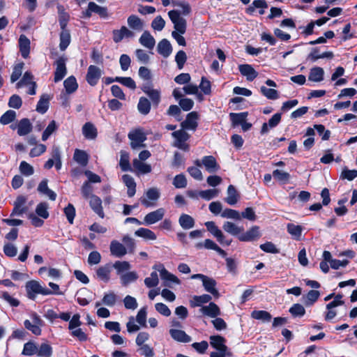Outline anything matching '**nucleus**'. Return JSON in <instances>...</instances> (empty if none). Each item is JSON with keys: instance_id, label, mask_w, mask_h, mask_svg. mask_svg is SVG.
Instances as JSON below:
<instances>
[{"instance_id": "obj_64", "label": "nucleus", "mask_w": 357, "mask_h": 357, "mask_svg": "<svg viewBox=\"0 0 357 357\" xmlns=\"http://www.w3.org/2000/svg\"><path fill=\"white\" fill-rule=\"evenodd\" d=\"M137 351L144 357H154L155 355L153 348L147 344L139 346Z\"/></svg>"}, {"instance_id": "obj_41", "label": "nucleus", "mask_w": 357, "mask_h": 357, "mask_svg": "<svg viewBox=\"0 0 357 357\" xmlns=\"http://www.w3.org/2000/svg\"><path fill=\"white\" fill-rule=\"evenodd\" d=\"M222 228L226 232L238 237L243 231V227H238L234 223L229 221L224 223Z\"/></svg>"}, {"instance_id": "obj_57", "label": "nucleus", "mask_w": 357, "mask_h": 357, "mask_svg": "<svg viewBox=\"0 0 357 357\" xmlns=\"http://www.w3.org/2000/svg\"><path fill=\"white\" fill-rule=\"evenodd\" d=\"M137 108L141 114L146 115L149 114L151 109L150 102L147 98L142 97L139 98Z\"/></svg>"}, {"instance_id": "obj_54", "label": "nucleus", "mask_w": 357, "mask_h": 357, "mask_svg": "<svg viewBox=\"0 0 357 357\" xmlns=\"http://www.w3.org/2000/svg\"><path fill=\"white\" fill-rule=\"evenodd\" d=\"M70 43V35L68 30H62L60 33L59 47L61 51L65 50Z\"/></svg>"}, {"instance_id": "obj_59", "label": "nucleus", "mask_w": 357, "mask_h": 357, "mask_svg": "<svg viewBox=\"0 0 357 357\" xmlns=\"http://www.w3.org/2000/svg\"><path fill=\"white\" fill-rule=\"evenodd\" d=\"M287 231L294 238L298 240L302 234V227L300 225H296L292 223H289L287 226Z\"/></svg>"}, {"instance_id": "obj_50", "label": "nucleus", "mask_w": 357, "mask_h": 357, "mask_svg": "<svg viewBox=\"0 0 357 357\" xmlns=\"http://www.w3.org/2000/svg\"><path fill=\"white\" fill-rule=\"evenodd\" d=\"M158 272V271L153 270V271L151 273L150 276L144 279V284L146 287L153 288L158 285L159 278Z\"/></svg>"}, {"instance_id": "obj_61", "label": "nucleus", "mask_w": 357, "mask_h": 357, "mask_svg": "<svg viewBox=\"0 0 357 357\" xmlns=\"http://www.w3.org/2000/svg\"><path fill=\"white\" fill-rule=\"evenodd\" d=\"M268 5L265 0H255L252 4L246 8V13L252 15L256 8H266Z\"/></svg>"}, {"instance_id": "obj_43", "label": "nucleus", "mask_w": 357, "mask_h": 357, "mask_svg": "<svg viewBox=\"0 0 357 357\" xmlns=\"http://www.w3.org/2000/svg\"><path fill=\"white\" fill-rule=\"evenodd\" d=\"M90 10L98 14L100 18L107 19L109 17L107 7L100 6L94 2H90Z\"/></svg>"}, {"instance_id": "obj_1", "label": "nucleus", "mask_w": 357, "mask_h": 357, "mask_svg": "<svg viewBox=\"0 0 357 357\" xmlns=\"http://www.w3.org/2000/svg\"><path fill=\"white\" fill-rule=\"evenodd\" d=\"M152 268L158 271L164 286L171 287L172 284H181V280L178 277L168 271L162 264H156Z\"/></svg>"}, {"instance_id": "obj_18", "label": "nucleus", "mask_w": 357, "mask_h": 357, "mask_svg": "<svg viewBox=\"0 0 357 357\" xmlns=\"http://www.w3.org/2000/svg\"><path fill=\"white\" fill-rule=\"evenodd\" d=\"M199 311L203 315L211 318L217 317L221 314L220 309L213 302H210L208 305L202 306Z\"/></svg>"}, {"instance_id": "obj_44", "label": "nucleus", "mask_w": 357, "mask_h": 357, "mask_svg": "<svg viewBox=\"0 0 357 357\" xmlns=\"http://www.w3.org/2000/svg\"><path fill=\"white\" fill-rule=\"evenodd\" d=\"M212 297L208 294H202L200 296H194L192 300L190 301L192 307H201L204 303H210Z\"/></svg>"}, {"instance_id": "obj_4", "label": "nucleus", "mask_w": 357, "mask_h": 357, "mask_svg": "<svg viewBox=\"0 0 357 357\" xmlns=\"http://www.w3.org/2000/svg\"><path fill=\"white\" fill-rule=\"evenodd\" d=\"M195 165L204 167L208 173H215L220 169V165L212 155L204 156L201 160H196Z\"/></svg>"}, {"instance_id": "obj_25", "label": "nucleus", "mask_w": 357, "mask_h": 357, "mask_svg": "<svg viewBox=\"0 0 357 357\" xmlns=\"http://www.w3.org/2000/svg\"><path fill=\"white\" fill-rule=\"evenodd\" d=\"M109 248L112 255L116 257H121L127 253L125 246L117 241H112Z\"/></svg>"}, {"instance_id": "obj_35", "label": "nucleus", "mask_w": 357, "mask_h": 357, "mask_svg": "<svg viewBox=\"0 0 357 357\" xmlns=\"http://www.w3.org/2000/svg\"><path fill=\"white\" fill-rule=\"evenodd\" d=\"M82 133L85 138L94 139L97 137V129L93 124L87 122L82 127Z\"/></svg>"}, {"instance_id": "obj_62", "label": "nucleus", "mask_w": 357, "mask_h": 357, "mask_svg": "<svg viewBox=\"0 0 357 357\" xmlns=\"http://www.w3.org/2000/svg\"><path fill=\"white\" fill-rule=\"evenodd\" d=\"M260 91L263 96L269 100H276L279 98L278 92L275 89H268L262 86L260 88Z\"/></svg>"}, {"instance_id": "obj_10", "label": "nucleus", "mask_w": 357, "mask_h": 357, "mask_svg": "<svg viewBox=\"0 0 357 357\" xmlns=\"http://www.w3.org/2000/svg\"><path fill=\"white\" fill-rule=\"evenodd\" d=\"M134 37V31L126 26H122L119 29H114L112 31V38L116 43H120L125 38H132Z\"/></svg>"}, {"instance_id": "obj_22", "label": "nucleus", "mask_w": 357, "mask_h": 357, "mask_svg": "<svg viewBox=\"0 0 357 357\" xmlns=\"http://www.w3.org/2000/svg\"><path fill=\"white\" fill-rule=\"evenodd\" d=\"M169 334L172 339L179 342L188 343L192 340L191 337L182 330L171 328Z\"/></svg>"}, {"instance_id": "obj_55", "label": "nucleus", "mask_w": 357, "mask_h": 357, "mask_svg": "<svg viewBox=\"0 0 357 357\" xmlns=\"http://www.w3.org/2000/svg\"><path fill=\"white\" fill-rule=\"evenodd\" d=\"M52 352V347L49 344L42 343L38 348L36 354L40 357H51Z\"/></svg>"}, {"instance_id": "obj_52", "label": "nucleus", "mask_w": 357, "mask_h": 357, "mask_svg": "<svg viewBox=\"0 0 357 357\" xmlns=\"http://www.w3.org/2000/svg\"><path fill=\"white\" fill-rule=\"evenodd\" d=\"M230 119L232 122L233 126L241 125L246 120L248 116L247 112L241 113H231L229 114Z\"/></svg>"}, {"instance_id": "obj_30", "label": "nucleus", "mask_w": 357, "mask_h": 357, "mask_svg": "<svg viewBox=\"0 0 357 357\" xmlns=\"http://www.w3.org/2000/svg\"><path fill=\"white\" fill-rule=\"evenodd\" d=\"M140 44L149 49L152 50L155 45V40L153 36L148 31H145L139 39Z\"/></svg>"}, {"instance_id": "obj_60", "label": "nucleus", "mask_w": 357, "mask_h": 357, "mask_svg": "<svg viewBox=\"0 0 357 357\" xmlns=\"http://www.w3.org/2000/svg\"><path fill=\"white\" fill-rule=\"evenodd\" d=\"M220 192L218 189H208L205 190H201L199 192V195L205 200H211L213 198L216 197Z\"/></svg>"}, {"instance_id": "obj_5", "label": "nucleus", "mask_w": 357, "mask_h": 357, "mask_svg": "<svg viewBox=\"0 0 357 357\" xmlns=\"http://www.w3.org/2000/svg\"><path fill=\"white\" fill-rule=\"evenodd\" d=\"M128 138L131 141L132 149H137L145 146L144 142L146 139V136L142 129H136L130 132Z\"/></svg>"}, {"instance_id": "obj_7", "label": "nucleus", "mask_w": 357, "mask_h": 357, "mask_svg": "<svg viewBox=\"0 0 357 357\" xmlns=\"http://www.w3.org/2000/svg\"><path fill=\"white\" fill-rule=\"evenodd\" d=\"M205 226L207 230L215 237L217 241L223 245H229L231 240L226 239L222 231L216 226L215 223L213 221H208L205 222Z\"/></svg>"}, {"instance_id": "obj_37", "label": "nucleus", "mask_w": 357, "mask_h": 357, "mask_svg": "<svg viewBox=\"0 0 357 357\" xmlns=\"http://www.w3.org/2000/svg\"><path fill=\"white\" fill-rule=\"evenodd\" d=\"M119 166L122 171L128 172L132 171L130 164V155L126 151H121Z\"/></svg>"}, {"instance_id": "obj_40", "label": "nucleus", "mask_w": 357, "mask_h": 357, "mask_svg": "<svg viewBox=\"0 0 357 357\" xmlns=\"http://www.w3.org/2000/svg\"><path fill=\"white\" fill-rule=\"evenodd\" d=\"M202 246L206 249L215 250L222 256L226 255L225 252L211 239H206L203 245L202 243H198L196 245L197 248H201Z\"/></svg>"}, {"instance_id": "obj_31", "label": "nucleus", "mask_w": 357, "mask_h": 357, "mask_svg": "<svg viewBox=\"0 0 357 357\" xmlns=\"http://www.w3.org/2000/svg\"><path fill=\"white\" fill-rule=\"evenodd\" d=\"M128 26L137 31H141L144 29V22L137 15H131L127 20Z\"/></svg>"}, {"instance_id": "obj_13", "label": "nucleus", "mask_w": 357, "mask_h": 357, "mask_svg": "<svg viewBox=\"0 0 357 357\" xmlns=\"http://www.w3.org/2000/svg\"><path fill=\"white\" fill-rule=\"evenodd\" d=\"M102 75V71L100 68L91 65L89 66L87 71V74L86 76V79L87 82L91 86H95L97 84L99 79Z\"/></svg>"}, {"instance_id": "obj_3", "label": "nucleus", "mask_w": 357, "mask_h": 357, "mask_svg": "<svg viewBox=\"0 0 357 357\" xmlns=\"http://www.w3.org/2000/svg\"><path fill=\"white\" fill-rule=\"evenodd\" d=\"M31 320L26 319L24 326L26 329L30 331L35 335H40L42 333L41 326L43 321L40 316L35 312L30 313Z\"/></svg>"}, {"instance_id": "obj_8", "label": "nucleus", "mask_w": 357, "mask_h": 357, "mask_svg": "<svg viewBox=\"0 0 357 357\" xmlns=\"http://www.w3.org/2000/svg\"><path fill=\"white\" fill-rule=\"evenodd\" d=\"M168 15L174 25L175 31L181 34L185 33L186 31V20L181 17L178 10H170Z\"/></svg>"}, {"instance_id": "obj_51", "label": "nucleus", "mask_w": 357, "mask_h": 357, "mask_svg": "<svg viewBox=\"0 0 357 357\" xmlns=\"http://www.w3.org/2000/svg\"><path fill=\"white\" fill-rule=\"evenodd\" d=\"M49 96L47 94L43 95L36 106V111L40 114L45 113L49 108Z\"/></svg>"}, {"instance_id": "obj_39", "label": "nucleus", "mask_w": 357, "mask_h": 357, "mask_svg": "<svg viewBox=\"0 0 357 357\" xmlns=\"http://www.w3.org/2000/svg\"><path fill=\"white\" fill-rule=\"evenodd\" d=\"M239 195L236 188L234 185H229L227 188V196L225 199V201L229 205H234L237 203Z\"/></svg>"}, {"instance_id": "obj_9", "label": "nucleus", "mask_w": 357, "mask_h": 357, "mask_svg": "<svg viewBox=\"0 0 357 357\" xmlns=\"http://www.w3.org/2000/svg\"><path fill=\"white\" fill-rule=\"evenodd\" d=\"M66 58L63 56H61L58 58L55 62L54 66H56V70L54 72V82H58L63 79V77L67 74V68H66Z\"/></svg>"}, {"instance_id": "obj_33", "label": "nucleus", "mask_w": 357, "mask_h": 357, "mask_svg": "<svg viewBox=\"0 0 357 357\" xmlns=\"http://www.w3.org/2000/svg\"><path fill=\"white\" fill-rule=\"evenodd\" d=\"M133 168L136 170V174H148L151 172V166L149 164L139 161L135 158L132 160Z\"/></svg>"}, {"instance_id": "obj_53", "label": "nucleus", "mask_w": 357, "mask_h": 357, "mask_svg": "<svg viewBox=\"0 0 357 357\" xmlns=\"http://www.w3.org/2000/svg\"><path fill=\"white\" fill-rule=\"evenodd\" d=\"M251 317L257 320L268 322L271 319V314L265 310H255L252 312Z\"/></svg>"}, {"instance_id": "obj_63", "label": "nucleus", "mask_w": 357, "mask_h": 357, "mask_svg": "<svg viewBox=\"0 0 357 357\" xmlns=\"http://www.w3.org/2000/svg\"><path fill=\"white\" fill-rule=\"evenodd\" d=\"M48 204L46 202H41L37 205L36 208V214L43 218L47 219L49 217Z\"/></svg>"}, {"instance_id": "obj_47", "label": "nucleus", "mask_w": 357, "mask_h": 357, "mask_svg": "<svg viewBox=\"0 0 357 357\" xmlns=\"http://www.w3.org/2000/svg\"><path fill=\"white\" fill-rule=\"evenodd\" d=\"M142 90L149 96L154 104H158L160 98V91L158 90L153 89L151 86H144Z\"/></svg>"}, {"instance_id": "obj_42", "label": "nucleus", "mask_w": 357, "mask_h": 357, "mask_svg": "<svg viewBox=\"0 0 357 357\" xmlns=\"http://www.w3.org/2000/svg\"><path fill=\"white\" fill-rule=\"evenodd\" d=\"M178 223L183 229H190L195 226V220L188 214L183 213L178 219Z\"/></svg>"}, {"instance_id": "obj_56", "label": "nucleus", "mask_w": 357, "mask_h": 357, "mask_svg": "<svg viewBox=\"0 0 357 357\" xmlns=\"http://www.w3.org/2000/svg\"><path fill=\"white\" fill-rule=\"evenodd\" d=\"M183 91L186 94L196 95L200 100L203 99L202 94L199 92V87L194 84H188L183 86Z\"/></svg>"}, {"instance_id": "obj_26", "label": "nucleus", "mask_w": 357, "mask_h": 357, "mask_svg": "<svg viewBox=\"0 0 357 357\" xmlns=\"http://www.w3.org/2000/svg\"><path fill=\"white\" fill-rule=\"evenodd\" d=\"M122 181L128 188L127 194L129 197H132L136 192V183L134 178L128 174H124L122 176Z\"/></svg>"}, {"instance_id": "obj_29", "label": "nucleus", "mask_w": 357, "mask_h": 357, "mask_svg": "<svg viewBox=\"0 0 357 357\" xmlns=\"http://www.w3.org/2000/svg\"><path fill=\"white\" fill-rule=\"evenodd\" d=\"M89 204L92 210L96 214H98L102 218H104L102 201L96 195H91L90 197Z\"/></svg>"}, {"instance_id": "obj_38", "label": "nucleus", "mask_w": 357, "mask_h": 357, "mask_svg": "<svg viewBox=\"0 0 357 357\" xmlns=\"http://www.w3.org/2000/svg\"><path fill=\"white\" fill-rule=\"evenodd\" d=\"M73 160L81 166L85 167L89 162V155L84 151L75 149Z\"/></svg>"}, {"instance_id": "obj_20", "label": "nucleus", "mask_w": 357, "mask_h": 357, "mask_svg": "<svg viewBox=\"0 0 357 357\" xmlns=\"http://www.w3.org/2000/svg\"><path fill=\"white\" fill-rule=\"evenodd\" d=\"M26 203V198L25 197H17L14 203V208L11 213V215H20L24 213H26L29 210V208L25 205Z\"/></svg>"}, {"instance_id": "obj_45", "label": "nucleus", "mask_w": 357, "mask_h": 357, "mask_svg": "<svg viewBox=\"0 0 357 357\" xmlns=\"http://www.w3.org/2000/svg\"><path fill=\"white\" fill-rule=\"evenodd\" d=\"M112 266L116 270V274L119 275V277L131 268L130 264L126 261H116L112 264Z\"/></svg>"}, {"instance_id": "obj_11", "label": "nucleus", "mask_w": 357, "mask_h": 357, "mask_svg": "<svg viewBox=\"0 0 357 357\" xmlns=\"http://www.w3.org/2000/svg\"><path fill=\"white\" fill-rule=\"evenodd\" d=\"M165 214V210L163 208H159L155 211L147 213L144 218V224L150 225L162 220Z\"/></svg>"}, {"instance_id": "obj_12", "label": "nucleus", "mask_w": 357, "mask_h": 357, "mask_svg": "<svg viewBox=\"0 0 357 357\" xmlns=\"http://www.w3.org/2000/svg\"><path fill=\"white\" fill-rule=\"evenodd\" d=\"M146 197H141L140 202L146 207L153 206L154 204L151 201H157L160 197V192L156 188H149L145 193Z\"/></svg>"}, {"instance_id": "obj_24", "label": "nucleus", "mask_w": 357, "mask_h": 357, "mask_svg": "<svg viewBox=\"0 0 357 357\" xmlns=\"http://www.w3.org/2000/svg\"><path fill=\"white\" fill-rule=\"evenodd\" d=\"M157 50L160 55L167 58L172 54V47L169 40L162 39L158 44Z\"/></svg>"}, {"instance_id": "obj_28", "label": "nucleus", "mask_w": 357, "mask_h": 357, "mask_svg": "<svg viewBox=\"0 0 357 357\" xmlns=\"http://www.w3.org/2000/svg\"><path fill=\"white\" fill-rule=\"evenodd\" d=\"M19 47L22 57L27 58L30 52V40L25 35L20 36Z\"/></svg>"}, {"instance_id": "obj_32", "label": "nucleus", "mask_w": 357, "mask_h": 357, "mask_svg": "<svg viewBox=\"0 0 357 357\" xmlns=\"http://www.w3.org/2000/svg\"><path fill=\"white\" fill-rule=\"evenodd\" d=\"M209 339L211 347L217 351L228 350V348L225 344L226 340L223 337L220 335H211Z\"/></svg>"}, {"instance_id": "obj_58", "label": "nucleus", "mask_w": 357, "mask_h": 357, "mask_svg": "<svg viewBox=\"0 0 357 357\" xmlns=\"http://www.w3.org/2000/svg\"><path fill=\"white\" fill-rule=\"evenodd\" d=\"M38 347L33 342H28L24 344L22 354L24 356H33L37 353Z\"/></svg>"}, {"instance_id": "obj_16", "label": "nucleus", "mask_w": 357, "mask_h": 357, "mask_svg": "<svg viewBox=\"0 0 357 357\" xmlns=\"http://www.w3.org/2000/svg\"><path fill=\"white\" fill-rule=\"evenodd\" d=\"M199 116L196 112H192L189 113L184 121L181 123V127L183 129L195 130L198 123Z\"/></svg>"}, {"instance_id": "obj_23", "label": "nucleus", "mask_w": 357, "mask_h": 357, "mask_svg": "<svg viewBox=\"0 0 357 357\" xmlns=\"http://www.w3.org/2000/svg\"><path fill=\"white\" fill-rule=\"evenodd\" d=\"M281 121V114L276 113L269 120L268 123H264L261 129V134L267 133L269 131V129L273 128L276 127Z\"/></svg>"}, {"instance_id": "obj_2", "label": "nucleus", "mask_w": 357, "mask_h": 357, "mask_svg": "<svg viewBox=\"0 0 357 357\" xmlns=\"http://www.w3.org/2000/svg\"><path fill=\"white\" fill-rule=\"evenodd\" d=\"M25 289L26 291L27 297L34 301L36 298L37 294H41L43 296H48L50 293L48 289L43 287L39 282L36 280H30L26 283Z\"/></svg>"}, {"instance_id": "obj_21", "label": "nucleus", "mask_w": 357, "mask_h": 357, "mask_svg": "<svg viewBox=\"0 0 357 357\" xmlns=\"http://www.w3.org/2000/svg\"><path fill=\"white\" fill-rule=\"evenodd\" d=\"M238 69L241 74L246 77L248 81L254 80L258 75V73L249 64H241L238 66Z\"/></svg>"}, {"instance_id": "obj_27", "label": "nucleus", "mask_w": 357, "mask_h": 357, "mask_svg": "<svg viewBox=\"0 0 357 357\" xmlns=\"http://www.w3.org/2000/svg\"><path fill=\"white\" fill-rule=\"evenodd\" d=\"M17 134L20 136H24L28 135L32 130V125L28 119H21L17 126Z\"/></svg>"}, {"instance_id": "obj_36", "label": "nucleus", "mask_w": 357, "mask_h": 357, "mask_svg": "<svg viewBox=\"0 0 357 357\" xmlns=\"http://www.w3.org/2000/svg\"><path fill=\"white\" fill-rule=\"evenodd\" d=\"M65 92L71 94L75 92L78 88V84L74 76H70L63 82Z\"/></svg>"}, {"instance_id": "obj_48", "label": "nucleus", "mask_w": 357, "mask_h": 357, "mask_svg": "<svg viewBox=\"0 0 357 357\" xmlns=\"http://www.w3.org/2000/svg\"><path fill=\"white\" fill-rule=\"evenodd\" d=\"M135 234L137 236L143 238L146 240L154 241L157 238L155 234L149 229L147 228H139L135 231Z\"/></svg>"}, {"instance_id": "obj_17", "label": "nucleus", "mask_w": 357, "mask_h": 357, "mask_svg": "<svg viewBox=\"0 0 357 357\" xmlns=\"http://www.w3.org/2000/svg\"><path fill=\"white\" fill-rule=\"evenodd\" d=\"M202 282L206 291L210 293L215 298H219L220 294L216 289L217 282L213 278L206 275Z\"/></svg>"}, {"instance_id": "obj_34", "label": "nucleus", "mask_w": 357, "mask_h": 357, "mask_svg": "<svg viewBox=\"0 0 357 357\" xmlns=\"http://www.w3.org/2000/svg\"><path fill=\"white\" fill-rule=\"evenodd\" d=\"M324 70L321 67H314L310 69L308 79L314 82H320L324 79Z\"/></svg>"}, {"instance_id": "obj_15", "label": "nucleus", "mask_w": 357, "mask_h": 357, "mask_svg": "<svg viewBox=\"0 0 357 357\" xmlns=\"http://www.w3.org/2000/svg\"><path fill=\"white\" fill-rule=\"evenodd\" d=\"M112 270V266L111 264L100 266L96 271V278L99 280L107 283L110 280Z\"/></svg>"}, {"instance_id": "obj_19", "label": "nucleus", "mask_w": 357, "mask_h": 357, "mask_svg": "<svg viewBox=\"0 0 357 357\" xmlns=\"http://www.w3.org/2000/svg\"><path fill=\"white\" fill-rule=\"evenodd\" d=\"M26 203V198L25 197H17L14 203V208L11 213V215H20L24 213H26L29 210V208L25 205Z\"/></svg>"}, {"instance_id": "obj_14", "label": "nucleus", "mask_w": 357, "mask_h": 357, "mask_svg": "<svg viewBox=\"0 0 357 357\" xmlns=\"http://www.w3.org/2000/svg\"><path fill=\"white\" fill-rule=\"evenodd\" d=\"M259 227L258 226H253L245 233H241L238 236V239L241 241L248 242L255 241L261 237Z\"/></svg>"}, {"instance_id": "obj_46", "label": "nucleus", "mask_w": 357, "mask_h": 357, "mask_svg": "<svg viewBox=\"0 0 357 357\" xmlns=\"http://www.w3.org/2000/svg\"><path fill=\"white\" fill-rule=\"evenodd\" d=\"M123 286H128L129 284L135 282L138 279V274L135 271L126 272L119 277Z\"/></svg>"}, {"instance_id": "obj_6", "label": "nucleus", "mask_w": 357, "mask_h": 357, "mask_svg": "<svg viewBox=\"0 0 357 357\" xmlns=\"http://www.w3.org/2000/svg\"><path fill=\"white\" fill-rule=\"evenodd\" d=\"M172 137L175 139L174 146L183 151H188L189 145L186 142L190 138V135L184 130H179L172 133Z\"/></svg>"}, {"instance_id": "obj_49", "label": "nucleus", "mask_w": 357, "mask_h": 357, "mask_svg": "<svg viewBox=\"0 0 357 357\" xmlns=\"http://www.w3.org/2000/svg\"><path fill=\"white\" fill-rule=\"evenodd\" d=\"M273 177L274 179L283 184L287 183L291 178L290 174L280 169H275L273 172Z\"/></svg>"}]
</instances>
